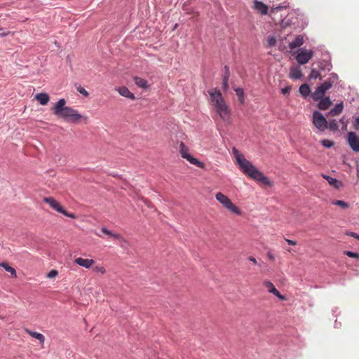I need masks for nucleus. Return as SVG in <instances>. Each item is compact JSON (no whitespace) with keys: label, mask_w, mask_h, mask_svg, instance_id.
Segmentation results:
<instances>
[{"label":"nucleus","mask_w":359,"mask_h":359,"mask_svg":"<svg viewBox=\"0 0 359 359\" xmlns=\"http://www.w3.org/2000/svg\"><path fill=\"white\" fill-rule=\"evenodd\" d=\"M233 154L236 159L240 168L243 172L251 177L252 179L262 183L263 184L271 186V182L250 161L245 158L244 156L241 154L236 148L233 149Z\"/></svg>","instance_id":"1"},{"label":"nucleus","mask_w":359,"mask_h":359,"mask_svg":"<svg viewBox=\"0 0 359 359\" xmlns=\"http://www.w3.org/2000/svg\"><path fill=\"white\" fill-rule=\"evenodd\" d=\"M66 100L64 98L59 100L51 108L53 114L66 121L76 123L82 116L74 109L66 107Z\"/></svg>","instance_id":"2"},{"label":"nucleus","mask_w":359,"mask_h":359,"mask_svg":"<svg viewBox=\"0 0 359 359\" xmlns=\"http://www.w3.org/2000/svg\"><path fill=\"white\" fill-rule=\"evenodd\" d=\"M215 197L216 199L226 209L238 215H241V212L239 208L236 206V205H234L226 196L221 192H219L216 194Z\"/></svg>","instance_id":"3"},{"label":"nucleus","mask_w":359,"mask_h":359,"mask_svg":"<svg viewBox=\"0 0 359 359\" xmlns=\"http://www.w3.org/2000/svg\"><path fill=\"white\" fill-rule=\"evenodd\" d=\"M312 123L319 132H324L327 128L326 118L318 111H313Z\"/></svg>","instance_id":"4"},{"label":"nucleus","mask_w":359,"mask_h":359,"mask_svg":"<svg viewBox=\"0 0 359 359\" xmlns=\"http://www.w3.org/2000/svg\"><path fill=\"white\" fill-rule=\"evenodd\" d=\"M188 148L184 142L180 144V152L183 158L187 159L190 163L196 165L198 168H203V163L191 156L189 153Z\"/></svg>","instance_id":"5"},{"label":"nucleus","mask_w":359,"mask_h":359,"mask_svg":"<svg viewBox=\"0 0 359 359\" xmlns=\"http://www.w3.org/2000/svg\"><path fill=\"white\" fill-rule=\"evenodd\" d=\"M313 55V50L302 48L296 56V60L299 65H305L311 59Z\"/></svg>","instance_id":"6"},{"label":"nucleus","mask_w":359,"mask_h":359,"mask_svg":"<svg viewBox=\"0 0 359 359\" xmlns=\"http://www.w3.org/2000/svg\"><path fill=\"white\" fill-rule=\"evenodd\" d=\"M214 108L217 114L219 115L222 120L227 121L229 119L230 109L226 105L225 101L217 105L216 107H214Z\"/></svg>","instance_id":"7"},{"label":"nucleus","mask_w":359,"mask_h":359,"mask_svg":"<svg viewBox=\"0 0 359 359\" xmlns=\"http://www.w3.org/2000/svg\"><path fill=\"white\" fill-rule=\"evenodd\" d=\"M214 108L217 114L219 115L222 120L227 121L229 119L230 109L226 105L225 101L217 105L216 107H214Z\"/></svg>","instance_id":"8"},{"label":"nucleus","mask_w":359,"mask_h":359,"mask_svg":"<svg viewBox=\"0 0 359 359\" xmlns=\"http://www.w3.org/2000/svg\"><path fill=\"white\" fill-rule=\"evenodd\" d=\"M208 93L210 95V100L213 107H216L217 105L224 102L220 90L217 89L211 90L208 91Z\"/></svg>","instance_id":"9"},{"label":"nucleus","mask_w":359,"mask_h":359,"mask_svg":"<svg viewBox=\"0 0 359 359\" xmlns=\"http://www.w3.org/2000/svg\"><path fill=\"white\" fill-rule=\"evenodd\" d=\"M348 143L353 151H359V137L354 132H349L347 138Z\"/></svg>","instance_id":"10"},{"label":"nucleus","mask_w":359,"mask_h":359,"mask_svg":"<svg viewBox=\"0 0 359 359\" xmlns=\"http://www.w3.org/2000/svg\"><path fill=\"white\" fill-rule=\"evenodd\" d=\"M43 201L47 203L53 210L62 213L64 208L61 206L60 203L52 197H46L43 198Z\"/></svg>","instance_id":"11"},{"label":"nucleus","mask_w":359,"mask_h":359,"mask_svg":"<svg viewBox=\"0 0 359 359\" xmlns=\"http://www.w3.org/2000/svg\"><path fill=\"white\" fill-rule=\"evenodd\" d=\"M327 91V90L320 84L316 88L315 91L311 93V97L314 101H318L322 98V97H324Z\"/></svg>","instance_id":"12"},{"label":"nucleus","mask_w":359,"mask_h":359,"mask_svg":"<svg viewBox=\"0 0 359 359\" xmlns=\"http://www.w3.org/2000/svg\"><path fill=\"white\" fill-rule=\"evenodd\" d=\"M253 8L262 15H266L269 11V8L265 4L257 0L254 1Z\"/></svg>","instance_id":"13"},{"label":"nucleus","mask_w":359,"mask_h":359,"mask_svg":"<svg viewBox=\"0 0 359 359\" xmlns=\"http://www.w3.org/2000/svg\"><path fill=\"white\" fill-rule=\"evenodd\" d=\"M338 79V75L333 72L330 74V77L327 80L320 84L328 90L332 87L334 83H335Z\"/></svg>","instance_id":"14"},{"label":"nucleus","mask_w":359,"mask_h":359,"mask_svg":"<svg viewBox=\"0 0 359 359\" xmlns=\"http://www.w3.org/2000/svg\"><path fill=\"white\" fill-rule=\"evenodd\" d=\"M264 285L268 289V291L270 293L273 294L276 297H277L280 299H284L285 297L280 293L278 290H276L273 284L270 281H264Z\"/></svg>","instance_id":"15"},{"label":"nucleus","mask_w":359,"mask_h":359,"mask_svg":"<svg viewBox=\"0 0 359 359\" xmlns=\"http://www.w3.org/2000/svg\"><path fill=\"white\" fill-rule=\"evenodd\" d=\"M318 101V108L320 110L327 109L332 104L330 97H322Z\"/></svg>","instance_id":"16"},{"label":"nucleus","mask_w":359,"mask_h":359,"mask_svg":"<svg viewBox=\"0 0 359 359\" xmlns=\"http://www.w3.org/2000/svg\"><path fill=\"white\" fill-rule=\"evenodd\" d=\"M318 68L320 71H327V72H330L332 69V65L330 62V55H327V58L324 59L322 61L319 62Z\"/></svg>","instance_id":"17"},{"label":"nucleus","mask_w":359,"mask_h":359,"mask_svg":"<svg viewBox=\"0 0 359 359\" xmlns=\"http://www.w3.org/2000/svg\"><path fill=\"white\" fill-rule=\"evenodd\" d=\"M75 263L86 269H89L94 263V260L91 259H83L82 257H78L75 259Z\"/></svg>","instance_id":"18"},{"label":"nucleus","mask_w":359,"mask_h":359,"mask_svg":"<svg viewBox=\"0 0 359 359\" xmlns=\"http://www.w3.org/2000/svg\"><path fill=\"white\" fill-rule=\"evenodd\" d=\"M289 77L292 79H300L302 77V72L299 67H292L290 71Z\"/></svg>","instance_id":"19"},{"label":"nucleus","mask_w":359,"mask_h":359,"mask_svg":"<svg viewBox=\"0 0 359 359\" xmlns=\"http://www.w3.org/2000/svg\"><path fill=\"white\" fill-rule=\"evenodd\" d=\"M322 177L325 180H326L330 185H332V187H334L336 189H339L341 187H342V185H343L341 182L339 181L338 180H337L334 177H332L325 175V174H323Z\"/></svg>","instance_id":"20"},{"label":"nucleus","mask_w":359,"mask_h":359,"mask_svg":"<svg viewBox=\"0 0 359 359\" xmlns=\"http://www.w3.org/2000/svg\"><path fill=\"white\" fill-rule=\"evenodd\" d=\"M35 99L41 104V105H46L49 100L50 97L48 93H37L35 95Z\"/></svg>","instance_id":"21"},{"label":"nucleus","mask_w":359,"mask_h":359,"mask_svg":"<svg viewBox=\"0 0 359 359\" xmlns=\"http://www.w3.org/2000/svg\"><path fill=\"white\" fill-rule=\"evenodd\" d=\"M343 109H344V104H343L342 102H340L339 104H337L334 106V107L331 109L327 112V114L326 115L327 116H337V115H339L342 111Z\"/></svg>","instance_id":"22"},{"label":"nucleus","mask_w":359,"mask_h":359,"mask_svg":"<svg viewBox=\"0 0 359 359\" xmlns=\"http://www.w3.org/2000/svg\"><path fill=\"white\" fill-rule=\"evenodd\" d=\"M117 90L121 95L125 97L130 98L133 100L135 99L134 94L130 92L128 88L125 86L119 87Z\"/></svg>","instance_id":"23"},{"label":"nucleus","mask_w":359,"mask_h":359,"mask_svg":"<svg viewBox=\"0 0 359 359\" xmlns=\"http://www.w3.org/2000/svg\"><path fill=\"white\" fill-rule=\"evenodd\" d=\"M304 43L303 36L298 35L292 42L289 43V47L291 49H294L300 47Z\"/></svg>","instance_id":"24"},{"label":"nucleus","mask_w":359,"mask_h":359,"mask_svg":"<svg viewBox=\"0 0 359 359\" xmlns=\"http://www.w3.org/2000/svg\"><path fill=\"white\" fill-rule=\"evenodd\" d=\"M299 92L304 98L307 97L311 94L310 86L307 83H304L300 86Z\"/></svg>","instance_id":"25"},{"label":"nucleus","mask_w":359,"mask_h":359,"mask_svg":"<svg viewBox=\"0 0 359 359\" xmlns=\"http://www.w3.org/2000/svg\"><path fill=\"white\" fill-rule=\"evenodd\" d=\"M230 76V71L228 66L224 67V74L223 76L222 79V87L224 90H226L228 88V81Z\"/></svg>","instance_id":"26"},{"label":"nucleus","mask_w":359,"mask_h":359,"mask_svg":"<svg viewBox=\"0 0 359 359\" xmlns=\"http://www.w3.org/2000/svg\"><path fill=\"white\" fill-rule=\"evenodd\" d=\"M133 80H134L135 83L140 88L145 89L148 87L147 80H145L142 78H140L138 76H135Z\"/></svg>","instance_id":"27"},{"label":"nucleus","mask_w":359,"mask_h":359,"mask_svg":"<svg viewBox=\"0 0 359 359\" xmlns=\"http://www.w3.org/2000/svg\"><path fill=\"white\" fill-rule=\"evenodd\" d=\"M0 266L4 268L5 271H6L7 272H9L11 274L12 277L15 278L17 276L15 269L13 267L9 266L6 262L0 263Z\"/></svg>","instance_id":"28"},{"label":"nucleus","mask_w":359,"mask_h":359,"mask_svg":"<svg viewBox=\"0 0 359 359\" xmlns=\"http://www.w3.org/2000/svg\"><path fill=\"white\" fill-rule=\"evenodd\" d=\"M27 332L32 337L39 340L41 344H43L45 337L42 334L29 330H27Z\"/></svg>","instance_id":"29"},{"label":"nucleus","mask_w":359,"mask_h":359,"mask_svg":"<svg viewBox=\"0 0 359 359\" xmlns=\"http://www.w3.org/2000/svg\"><path fill=\"white\" fill-rule=\"evenodd\" d=\"M327 128L331 131H337L339 129L338 122L336 119H332L327 121Z\"/></svg>","instance_id":"30"},{"label":"nucleus","mask_w":359,"mask_h":359,"mask_svg":"<svg viewBox=\"0 0 359 359\" xmlns=\"http://www.w3.org/2000/svg\"><path fill=\"white\" fill-rule=\"evenodd\" d=\"M236 93V95L238 96V100L240 101L241 103H244V101H245V98H244V90L243 88H235L234 89Z\"/></svg>","instance_id":"31"},{"label":"nucleus","mask_w":359,"mask_h":359,"mask_svg":"<svg viewBox=\"0 0 359 359\" xmlns=\"http://www.w3.org/2000/svg\"><path fill=\"white\" fill-rule=\"evenodd\" d=\"M309 78L310 79H316L318 78L320 80H322V77H321L319 72L318 70H316V69H311V73L309 76Z\"/></svg>","instance_id":"32"},{"label":"nucleus","mask_w":359,"mask_h":359,"mask_svg":"<svg viewBox=\"0 0 359 359\" xmlns=\"http://www.w3.org/2000/svg\"><path fill=\"white\" fill-rule=\"evenodd\" d=\"M277 40L274 36H269L267 37V47L271 48L276 45Z\"/></svg>","instance_id":"33"},{"label":"nucleus","mask_w":359,"mask_h":359,"mask_svg":"<svg viewBox=\"0 0 359 359\" xmlns=\"http://www.w3.org/2000/svg\"><path fill=\"white\" fill-rule=\"evenodd\" d=\"M332 204L338 205L344 209L349 207V204L348 203L341 200H335L332 202Z\"/></svg>","instance_id":"34"},{"label":"nucleus","mask_w":359,"mask_h":359,"mask_svg":"<svg viewBox=\"0 0 359 359\" xmlns=\"http://www.w3.org/2000/svg\"><path fill=\"white\" fill-rule=\"evenodd\" d=\"M320 143L325 148H330L334 145V142L329 140H323Z\"/></svg>","instance_id":"35"},{"label":"nucleus","mask_w":359,"mask_h":359,"mask_svg":"<svg viewBox=\"0 0 359 359\" xmlns=\"http://www.w3.org/2000/svg\"><path fill=\"white\" fill-rule=\"evenodd\" d=\"M78 92H79V93H81L82 95H83L84 97H88L89 95V93H88V91L83 87H81V86H78L76 88Z\"/></svg>","instance_id":"36"},{"label":"nucleus","mask_w":359,"mask_h":359,"mask_svg":"<svg viewBox=\"0 0 359 359\" xmlns=\"http://www.w3.org/2000/svg\"><path fill=\"white\" fill-rule=\"evenodd\" d=\"M93 271L97 273H100L104 274L106 272V270L102 266H96L93 268Z\"/></svg>","instance_id":"37"},{"label":"nucleus","mask_w":359,"mask_h":359,"mask_svg":"<svg viewBox=\"0 0 359 359\" xmlns=\"http://www.w3.org/2000/svg\"><path fill=\"white\" fill-rule=\"evenodd\" d=\"M344 253L349 257L359 259V254L357 252H351V251H345Z\"/></svg>","instance_id":"38"},{"label":"nucleus","mask_w":359,"mask_h":359,"mask_svg":"<svg viewBox=\"0 0 359 359\" xmlns=\"http://www.w3.org/2000/svg\"><path fill=\"white\" fill-rule=\"evenodd\" d=\"M57 274H58L57 271L53 269L47 273L46 277L48 278H53L56 277L57 276Z\"/></svg>","instance_id":"39"},{"label":"nucleus","mask_w":359,"mask_h":359,"mask_svg":"<svg viewBox=\"0 0 359 359\" xmlns=\"http://www.w3.org/2000/svg\"><path fill=\"white\" fill-rule=\"evenodd\" d=\"M111 237L119 240L121 242L126 243V241L124 238L121 237V236L118 233H112Z\"/></svg>","instance_id":"40"},{"label":"nucleus","mask_w":359,"mask_h":359,"mask_svg":"<svg viewBox=\"0 0 359 359\" xmlns=\"http://www.w3.org/2000/svg\"><path fill=\"white\" fill-rule=\"evenodd\" d=\"M353 126L355 130L359 129V116L355 118L353 122Z\"/></svg>","instance_id":"41"},{"label":"nucleus","mask_w":359,"mask_h":359,"mask_svg":"<svg viewBox=\"0 0 359 359\" xmlns=\"http://www.w3.org/2000/svg\"><path fill=\"white\" fill-rule=\"evenodd\" d=\"M62 214L72 219L76 218V215L74 213L68 212L65 209L63 210V212H62Z\"/></svg>","instance_id":"42"},{"label":"nucleus","mask_w":359,"mask_h":359,"mask_svg":"<svg viewBox=\"0 0 359 359\" xmlns=\"http://www.w3.org/2000/svg\"><path fill=\"white\" fill-rule=\"evenodd\" d=\"M346 234L359 240V235L355 232L348 231Z\"/></svg>","instance_id":"43"},{"label":"nucleus","mask_w":359,"mask_h":359,"mask_svg":"<svg viewBox=\"0 0 359 359\" xmlns=\"http://www.w3.org/2000/svg\"><path fill=\"white\" fill-rule=\"evenodd\" d=\"M101 231H102V233H105L107 235H109L110 236H111L112 233H113L112 231H111L109 229H107L106 227H102L101 229Z\"/></svg>","instance_id":"44"},{"label":"nucleus","mask_w":359,"mask_h":359,"mask_svg":"<svg viewBox=\"0 0 359 359\" xmlns=\"http://www.w3.org/2000/svg\"><path fill=\"white\" fill-rule=\"evenodd\" d=\"M290 90H291L290 86H287V87L281 89V92L283 95H286V94L289 93Z\"/></svg>","instance_id":"45"},{"label":"nucleus","mask_w":359,"mask_h":359,"mask_svg":"<svg viewBox=\"0 0 359 359\" xmlns=\"http://www.w3.org/2000/svg\"><path fill=\"white\" fill-rule=\"evenodd\" d=\"M285 241H286L289 245H296V241H294L290 240V239H285Z\"/></svg>","instance_id":"46"},{"label":"nucleus","mask_w":359,"mask_h":359,"mask_svg":"<svg viewBox=\"0 0 359 359\" xmlns=\"http://www.w3.org/2000/svg\"><path fill=\"white\" fill-rule=\"evenodd\" d=\"M248 259H249L250 262H253L254 264H257V260H256V259H255V257H250L248 258Z\"/></svg>","instance_id":"47"},{"label":"nucleus","mask_w":359,"mask_h":359,"mask_svg":"<svg viewBox=\"0 0 359 359\" xmlns=\"http://www.w3.org/2000/svg\"><path fill=\"white\" fill-rule=\"evenodd\" d=\"M267 256H268V257H269L270 259H271V260H273V259H274V256H273V255L272 253H271V252H268Z\"/></svg>","instance_id":"48"},{"label":"nucleus","mask_w":359,"mask_h":359,"mask_svg":"<svg viewBox=\"0 0 359 359\" xmlns=\"http://www.w3.org/2000/svg\"><path fill=\"white\" fill-rule=\"evenodd\" d=\"M6 35H7V33L6 32H4L1 29H0V36H6Z\"/></svg>","instance_id":"49"},{"label":"nucleus","mask_w":359,"mask_h":359,"mask_svg":"<svg viewBox=\"0 0 359 359\" xmlns=\"http://www.w3.org/2000/svg\"><path fill=\"white\" fill-rule=\"evenodd\" d=\"M344 118L343 117L342 118H341L340 121H341V123H343V122H344Z\"/></svg>","instance_id":"50"},{"label":"nucleus","mask_w":359,"mask_h":359,"mask_svg":"<svg viewBox=\"0 0 359 359\" xmlns=\"http://www.w3.org/2000/svg\"><path fill=\"white\" fill-rule=\"evenodd\" d=\"M281 8H282V7H280V6L277 7V9H279V10H280V9H281Z\"/></svg>","instance_id":"51"}]
</instances>
